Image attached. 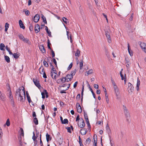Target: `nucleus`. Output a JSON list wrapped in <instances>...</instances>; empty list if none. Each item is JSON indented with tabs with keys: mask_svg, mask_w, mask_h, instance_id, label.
<instances>
[{
	"mask_svg": "<svg viewBox=\"0 0 146 146\" xmlns=\"http://www.w3.org/2000/svg\"><path fill=\"white\" fill-rule=\"evenodd\" d=\"M78 121V126L81 128H83L85 126V123L83 119L82 118H80L78 115L76 119V121Z\"/></svg>",
	"mask_w": 146,
	"mask_h": 146,
	"instance_id": "obj_1",
	"label": "nucleus"
},
{
	"mask_svg": "<svg viewBox=\"0 0 146 146\" xmlns=\"http://www.w3.org/2000/svg\"><path fill=\"white\" fill-rule=\"evenodd\" d=\"M16 95L17 96H21V95H24L25 96V92L24 90V88L23 87V89L21 90L20 89H18L16 91Z\"/></svg>",
	"mask_w": 146,
	"mask_h": 146,
	"instance_id": "obj_2",
	"label": "nucleus"
},
{
	"mask_svg": "<svg viewBox=\"0 0 146 146\" xmlns=\"http://www.w3.org/2000/svg\"><path fill=\"white\" fill-rule=\"evenodd\" d=\"M72 78L73 77L70 74H68L65 77L64 81L66 80V82H68L70 81Z\"/></svg>",
	"mask_w": 146,
	"mask_h": 146,
	"instance_id": "obj_3",
	"label": "nucleus"
},
{
	"mask_svg": "<svg viewBox=\"0 0 146 146\" xmlns=\"http://www.w3.org/2000/svg\"><path fill=\"white\" fill-rule=\"evenodd\" d=\"M33 80L35 84L39 89H40L41 86L39 83V81L34 79H33Z\"/></svg>",
	"mask_w": 146,
	"mask_h": 146,
	"instance_id": "obj_4",
	"label": "nucleus"
},
{
	"mask_svg": "<svg viewBox=\"0 0 146 146\" xmlns=\"http://www.w3.org/2000/svg\"><path fill=\"white\" fill-rule=\"evenodd\" d=\"M76 108L78 112L81 113L82 112V108L78 103L76 104Z\"/></svg>",
	"mask_w": 146,
	"mask_h": 146,
	"instance_id": "obj_5",
	"label": "nucleus"
},
{
	"mask_svg": "<svg viewBox=\"0 0 146 146\" xmlns=\"http://www.w3.org/2000/svg\"><path fill=\"white\" fill-rule=\"evenodd\" d=\"M106 35L109 43H110L111 42V39L109 33L108 32H105Z\"/></svg>",
	"mask_w": 146,
	"mask_h": 146,
	"instance_id": "obj_6",
	"label": "nucleus"
},
{
	"mask_svg": "<svg viewBox=\"0 0 146 146\" xmlns=\"http://www.w3.org/2000/svg\"><path fill=\"white\" fill-rule=\"evenodd\" d=\"M39 19V15L38 14H36L34 17V21L35 23H37Z\"/></svg>",
	"mask_w": 146,
	"mask_h": 146,
	"instance_id": "obj_7",
	"label": "nucleus"
},
{
	"mask_svg": "<svg viewBox=\"0 0 146 146\" xmlns=\"http://www.w3.org/2000/svg\"><path fill=\"white\" fill-rule=\"evenodd\" d=\"M128 89L131 92H132L134 88L133 86L129 82L128 84Z\"/></svg>",
	"mask_w": 146,
	"mask_h": 146,
	"instance_id": "obj_8",
	"label": "nucleus"
},
{
	"mask_svg": "<svg viewBox=\"0 0 146 146\" xmlns=\"http://www.w3.org/2000/svg\"><path fill=\"white\" fill-rule=\"evenodd\" d=\"M55 72L51 71V75L52 78L56 79V76H57V74Z\"/></svg>",
	"mask_w": 146,
	"mask_h": 146,
	"instance_id": "obj_9",
	"label": "nucleus"
},
{
	"mask_svg": "<svg viewBox=\"0 0 146 146\" xmlns=\"http://www.w3.org/2000/svg\"><path fill=\"white\" fill-rule=\"evenodd\" d=\"M35 30L36 33H37L40 31V28L39 25L37 24L35 25Z\"/></svg>",
	"mask_w": 146,
	"mask_h": 146,
	"instance_id": "obj_10",
	"label": "nucleus"
},
{
	"mask_svg": "<svg viewBox=\"0 0 146 146\" xmlns=\"http://www.w3.org/2000/svg\"><path fill=\"white\" fill-rule=\"evenodd\" d=\"M87 130L84 128L80 130V133L82 135H84L86 134Z\"/></svg>",
	"mask_w": 146,
	"mask_h": 146,
	"instance_id": "obj_11",
	"label": "nucleus"
},
{
	"mask_svg": "<svg viewBox=\"0 0 146 146\" xmlns=\"http://www.w3.org/2000/svg\"><path fill=\"white\" fill-rule=\"evenodd\" d=\"M6 97L5 95L3 93H2L0 91V100H4L5 99Z\"/></svg>",
	"mask_w": 146,
	"mask_h": 146,
	"instance_id": "obj_12",
	"label": "nucleus"
},
{
	"mask_svg": "<svg viewBox=\"0 0 146 146\" xmlns=\"http://www.w3.org/2000/svg\"><path fill=\"white\" fill-rule=\"evenodd\" d=\"M140 46L141 48L143 49V50L145 52H146V44L144 43H141L140 44Z\"/></svg>",
	"mask_w": 146,
	"mask_h": 146,
	"instance_id": "obj_13",
	"label": "nucleus"
},
{
	"mask_svg": "<svg viewBox=\"0 0 146 146\" xmlns=\"http://www.w3.org/2000/svg\"><path fill=\"white\" fill-rule=\"evenodd\" d=\"M19 23L21 28H22L23 29H25V27L23 24L22 21L21 20H20L19 21Z\"/></svg>",
	"mask_w": 146,
	"mask_h": 146,
	"instance_id": "obj_14",
	"label": "nucleus"
},
{
	"mask_svg": "<svg viewBox=\"0 0 146 146\" xmlns=\"http://www.w3.org/2000/svg\"><path fill=\"white\" fill-rule=\"evenodd\" d=\"M140 80L138 79V78H137V82L136 86V90L137 91H138L139 89V86L140 85Z\"/></svg>",
	"mask_w": 146,
	"mask_h": 146,
	"instance_id": "obj_15",
	"label": "nucleus"
},
{
	"mask_svg": "<svg viewBox=\"0 0 146 146\" xmlns=\"http://www.w3.org/2000/svg\"><path fill=\"white\" fill-rule=\"evenodd\" d=\"M42 53H44L46 51L44 48V46L42 45H40L39 47Z\"/></svg>",
	"mask_w": 146,
	"mask_h": 146,
	"instance_id": "obj_16",
	"label": "nucleus"
},
{
	"mask_svg": "<svg viewBox=\"0 0 146 146\" xmlns=\"http://www.w3.org/2000/svg\"><path fill=\"white\" fill-rule=\"evenodd\" d=\"M45 30H46L47 33L48 34V35L49 36L51 37V32L48 30V27L47 26H45Z\"/></svg>",
	"mask_w": 146,
	"mask_h": 146,
	"instance_id": "obj_17",
	"label": "nucleus"
},
{
	"mask_svg": "<svg viewBox=\"0 0 146 146\" xmlns=\"http://www.w3.org/2000/svg\"><path fill=\"white\" fill-rule=\"evenodd\" d=\"M44 69L42 66H41L39 69V70L40 73L41 74H42L44 72H45L44 70Z\"/></svg>",
	"mask_w": 146,
	"mask_h": 146,
	"instance_id": "obj_18",
	"label": "nucleus"
},
{
	"mask_svg": "<svg viewBox=\"0 0 146 146\" xmlns=\"http://www.w3.org/2000/svg\"><path fill=\"white\" fill-rule=\"evenodd\" d=\"M46 139L47 141L48 142L49 141L51 140V138L50 137V135L48 133L46 134Z\"/></svg>",
	"mask_w": 146,
	"mask_h": 146,
	"instance_id": "obj_19",
	"label": "nucleus"
},
{
	"mask_svg": "<svg viewBox=\"0 0 146 146\" xmlns=\"http://www.w3.org/2000/svg\"><path fill=\"white\" fill-rule=\"evenodd\" d=\"M130 46L129 45V44H128V51L129 52V53L130 55L131 56H133V52L131 51V52L130 51Z\"/></svg>",
	"mask_w": 146,
	"mask_h": 146,
	"instance_id": "obj_20",
	"label": "nucleus"
},
{
	"mask_svg": "<svg viewBox=\"0 0 146 146\" xmlns=\"http://www.w3.org/2000/svg\"><path fill=\"white\" fill-rule=\"evenodd\" d=\"M75 55L76 56L79 57L80 55V51L78 49L75 53Z\"/></svg>",
	"mask_w": 146,
	"mask_h": 146,
	"instance_id": "obj_21",
	"label": "nucleus"
},
{
	"mask_svg": "<svg viewBox=\"0 0 146 146\" xmlns=\"http://www.w3.org/2000/svg\"><path fill=\"white\" fill-rule=\"evenodd\" d=\"M125 115L126 117H129V113L128 110L124 111Z\"/></svg>",
	"mask_w": 146,
	"mask_h": 146,
	"instance_id": "obj_22",
	"label": "nucleus"
},
{
	"mask_svg": "<svg viewBox=\"0 0 146 146\" xmlns=\"http://www.w3.org/2000/svg\"><path fill=\"white\" fill-rule=\"evenodd\" d=\"M76 72V69L72 71L70 74L73 77V76L75 75Z\"/></svg>",
	"mask_w": 146,
	"mask_h": 146,
	"instance_id": "obj_23",
	"label": "nucleus"
},
{
	"mask_svg": "<svg viewBox=\"0 0 146 146\" xmlns=\"http://www.w3.org/2000/svg\"><path fill=\"white\" fill-rule=\"evenodd\" d=\"M13 56H14V57L15 59H17L18 58L20 55L19 54H17V53H14L13 54Z\"/></svg>",
	"mask_w": 146,
	"mask_h": 146,
	"instance_id": "obj_24",
	"label": "nucleus"
},
{
	"mask_svg": "<svg viewBox=\"0 0 146 146\" xmlns=\"http://www.w3.org/2000/svg\"><path fill=\"white\" fill-rule=\"evenodd\" d=\"M5 47V45L3 43H1L0 44V49L1 50H4V48Z\"/></svg>",
	"mask_w": 146,
	"mask_h": 146,
	"instance_id": "obj_25",
	"label": "nucleus"
},
{
	"mask_svg": "<svg viewBox=\"0 0 146 146\" xmlns=\"http://www.w3.org/2000/svg\"><path fill=\"white\" fill-rule=\"evenodd\" d=\"M5 58L6 62L8 63H9L10 62V58L9 56H5Z\"/></svg>",
	"mask_w": 146,
	"mask_h": 146,
	"instance_id": "obj_26",
	"label": "nucleus"
},
{
	"mask_svg": "<svg viewBox=\"0 0 146 146\" xmlns=\"http://www.w3.org/2000/svg\"><path fill=\"white\" fill-rule=\"evenodd\" d=\"M33 122L35 124L37 125L38 124V121L37 118L35 117L33 119Z\"/></svg>",
	"mask_w": 146,
	"mask_h": 146,
	"instance_id": "obj_27",
	"label": "nucleus"
},
{
	"mask_svg": "<svg viewBox=\"0 0 146 146\" xmlns=\"http://www.w3.org/2000/svg\"><path fill=\"white\" fill-rule=\"evenodd\" d=\"M93 72V71L92 69L89 70L88 71H86V73L87 74V75L92 74Z\"/></svg>",
	"mask_w": 146,
	"mask_h": 146,
	"instance_id": "obj_28",
	"label": "nucleus"
},
{
	"mask_svg": "<svg viewBox=\"0 0 146 146\" xmlns=\"http://www.w3.org/2000/svg\"><path fill=\"white\" fill-rule=\"evenodd\" d=\"M116 94V96L117 97L119 94V90L118 88L114 90Z\"/></svg>",
	"mask_w": 146,
	"mask_h": 146,
	"instance_id": "obj_29",
	"label": "nucleus"
},
{
	"mask_svg": "<svg viewBox=\"0 0 146 146\" xmlns=\"http://www.w3.org/2000/svg\"><path fill=\"white\" fill-rule=\"evenodd\" d=\"M90 90L94 98L95 99L96 98V96L95 94L94 93L92 89L91 88H90Z\"/></svg>",
	"mask_w": 146,
	"mask_h": 146,
	"instance_id": "obj_30",
	"label": "nucleus"
},
{
	"mask_svg": "<svg viewBox=\"0 0 146 146\" xmlns=\"http://www.w3.org/2000/svg\"><path fill=\"white\" fill-rule=\"evenodd\" d=\"M79 64L80 69L81 70L83 66V63L82 60L79 63Z\"/></svg>",
	"mask_w": 146,
	"mask_h": 146,
	"instance_id": "obj_31",
	"label": "nucleus"
},
{
	"mask_svg": "<svg viewBox=\"0 0 146 146\" xmlns=\"http://www.w3.org/2000/svg\"><path fill=\"white\" fill-rule=\"evenodd\" d=\"M65 78H65H60L59 79L58 81H59V82H60V81L61 82H62V83H64L66 81V80H65V81H64V78Z\"/></svg>",
	"mask_w": 146,
	"mask_h": 146,
	"instance_id": "obj_32",
	"label": "nucleus"
},
{
	"mask_svg": "<svg viewBox=\"0 0 146 146\" xmlns=\"http://www.w3.org/2000/svg\"><path fill=\"white\" fill-rule=\"evenodd\" d=\"M68 123V120L66 119H64V121L62 122V124H65L66 123Z\"/></svg>",
	"mask_w": 146,
	"mask_h": 146,
	"instance_id": "obj_33",
	"label": "nucleus"
},
{
	"mask_svg": "<svg viewBox=\"0 0 146 146\" xmlns=\"http://www.w3.org/2000/svg\"><path fill=\"white\" fill-rule=\"evenodd\" d=\"M62 20L63 22L66 24H67V22H68V20L66 18L63 17L62 18Z\"/></svg>",
	"mask_w": 146,
	"mask_h": 146,
	"instance_id": "obj_34",
	"label": "nucleus"
},
{
	"mask_svg": "<svg viewBox=\"0 0 146 146\" xmlns=\"http://www.w3.org/2000/svg\"><path fill=\"white\" fill-rule=\"evenodd\" d=\"M42 18L43 20V22L44 23L46 24L47 21H46V18L45 17H44L43 16L42 17Z\"/></svg>",
	"mask_w": 146,
	"mask_h": 146,
	"instance_id": "obj_35",
	"label": "nucleus"
},
{
	"mask_svg": "<svg viewBox=\"0 0 146 146\" xmlns=\"http://www.w3.org/2000/svg\"><path fill=\"white\" fill-rule=\"evenodd\" d=\"M20 130L21 131V133H20V135H21L23 136H24V131L23 129L22 128H20Z\"/></svg>",
	"mask_w": 146,
	"mask_h": 146,
	"instance_id": "obj_36",
	"label": "nucleus"
},
{
	"mask_svg": "<svg viewBox=\"0 0 146 146\" xmlns=\"http://www.w3.org/2000/svg\"><path fill=\"white\" fill-rule=\"evenodd\" d=\"M33 135L32 137V139L34 141H35V140H36L37 137L35 136V135L34 132H33Z\"/></svg>",
	"mask_w": 146,
	"mask_h": 146,
	"instance_id": "obj_37",
	"label": "nucleus"
},
{
	"mask_svg": "<svg viewBox=\"0 0 146 146\" xmlns=\"http://www.w3.org/2000/svg\"><path fill=\"white\" fill-rule=\"evenodd\" d=\"M23 11L25 12V14L26 15L28 16L29 15L30 13L28 10L26 11V10H24Z\"/></svg>",
	"mask_w": 146,
	"mask_h": 146,
	"instance_id": "obj_38",
	"label": "nucleus"
},
{
	"mask_svg": "<svg viewBox=\"0 0 146 146\" xmlns=\"http://www.w3.org/2000/svg\"><path fill=\"white\" fill-rule=\"evenodd\" d=\"M44 65L46 67H48V64L47 63V62L45 61L44 60L43 62Z\"/></svg>",
	"mask_w": 146,
	"mask_h": 146,
	"instance_id": "obj_39",
	"label": "nucleus"
},
{
	"mask_svg": "<svg viewBox=\"0 0 146 146\" xmlns=\"http://www.w3.org/2000/svg\"><path fill=\"white\" fill-rule=\"evenodd\" d=\"M50 66L52 68V70L51 71L53 72V71H56V70H54V67L53 65H52V64L51 63H50Z\"/></svg>",
	"mask_w": 146,
	"mask_h": 146,
	"instance_id": "obj_40",
	"label": "nucleus"
},
{
	"mask_svg": "<svg viewBox=\"0 0 146 146\" xmlns=\"http://www.w3.org/2000/svg\"><path fill=\"white\" fill-rule=\"evenodd\" d=\"M6 124L7 126H9L10 125V122L9 119H8L6 121Z\"/></svg>",
	"mask_w": 146,
	"mask_h": 146,
	"instance_id": "obj_41",
	"label": "nucleus"
},
{
	"mask_svg": "<svg viewBox=\"0 0 146 146\" xmlns=\"http://www.w3.org/2000/svg\"><path fill=\"white\" fill-rule=\"evenodd\" d=\"M111 80L112 84L113 86V87L116 86V84L115 83L114 80L112 79H111Z\"/></svg>",
	"mask_w": 146,
	"mask_h": 146,
	"instance_id": "obj_42",
	"label": "nucleus"
},
{
	"mask_svg": "<svg viewBox=\"0 0 146 146\" xmlns=\"http://www.w3.org/2000/svg\"><path fill=\"white\" fill-rule=\"evenodd\" d=\"M72 65H73V64L72 62L69 65V66L68 67V70H69L70 69H71L72 67Z\"/></svg>",
	"mask_w": 146,
	"mask_h": 146,
	"instance_id": "obj_43",
	"label": "nucleus"
},
{
	"mask_svg": "<svg viewBox=\"0 0 146 146\" xmlns=\"http://www.w3.org/2000/svg\"><path fill=\"white\" fill-rule=\"evenodd\" d=\"M123 110L124 111L128 110V109L124 105L123 106Z\"/></svg>",
	"mask_w": 146,
	"mask_h": 146,
	"instance_id": "obj_44",
	"label": "nucleus"
},
{
	"mask_svg": "<svg viewBox=\"0 0 146 146\" xmlns=\"http://www.w3.org/2000/svg\"><path fill=\"white\" fill-rule=\"evenodd\" d=\"M19 37L20 39L22 40H23L25 38L24 36L22 35L21 34L19 35Z\"/></svg>",
	"mask_w": 146,
	"mask_h": 146,
	"instance_id": "obj_45",
	"label": "nucleus"
},
{
	"mask_svg": "<svg viewBox=\"0 0 146 146\" xmlns=\"http://www.w3.org/2000/svg\"><path fill=\"white\" fill-rule=\"evenodd\" d=\"M91 141V139L90 138H88L86 140V143H88L89 144L90 143Z\"/></svg>",
	"mask_w": 146,
	"mask_h": 146,
	"instance_id": "obj_46",
	"label": "nucleus"
},
{
	"mask_svg": "<svg viewBox=\"0 0 146 146\" xmlns=\"http://www.w3.org/2000/svg\"><path fill=\"white\" fill-rule=\"evenodd\" d=\"M41 135L40 134V145H43V144L42 141L41 140Z\"/></svg>",
	"mask_w": 146,
	"mask_h": 146,
	"instance_id": "obj_47",
	"label": "nucleus"
},
{
	"mask_svg": "<svg viewBox=\"0 0 146 146\" xmlns=\"http://www.w3.org/2000/svg\"><path fill=\"white\" fill-rule=\"evenodd\" d=\"M94 140L95 146L97 145V139L94 138Z\"/></svg>",
	"mask_w": 146,
	"mask_h": 146,
	"instance_id": "obj_48",
	"label": "nucleus"
},
{
	"mask_svg": "<svg viewBox=\"0 0 146 146\" xmlns=\"http://www.w3.org/2000/svg\"><path fill=\"white\" fill-rule=\"evenodd\" d=\"M27 99L29 103H30L31 102H33L31 100V99L30 96H28L27 97Z\"/></svg>",
	"mask_w": 146,
	"mask_h": 146,
	"instance_id": "obj_49",
	"label": "nucleus"
},
{
	"mask_svg": "<svg viewBox=\"0 0 146 146\" xmlns=\"http://www.w3.org/2000/svg\"><path fill=\"white\" fill-rule=\"evenodd\" d=\"M121 77V79L122 80H124V78L123 77V74H122V72L121 71H120V73Z\"/></svg>",
	"mask_w": 146,
	"mask_h": 146,
	"instance_id": "obj_50",
	"label": "nucleus"
},
{
	"mask_svg": "<svg viewBox=\"0 0 146 146\" xmlns=\"http://www.w3.org/2000/svg\"><path fill=\"white\" fill-rule=\"evenodd\" d=\"M33 29V25L32 24H30L29 26V29L31 31H32Z\"/></svg>",
	"mask_w": 146,
	"mask_h": 146,
	"instance_id": "obj_51",
	"label": "nucleus"
},
{
	"mask_svg": "<svg viewBox=\"0 0 146 146\" xmlns=\"http://www.w3.org/2000/svg\"><path fill=\"white\" fill-rule=\"evenodd\" d=\"M22 95H21V96H19V101L20 102H22L23 101V98Z\"/></svg>",
	"mask_w": 146,
	"mask_h": 146,
	"instance_id": "obj_52",
	"label": "nucleus"
},
{
	"mask_svg": "<svg viewBox=\"0 0 146 146\" xmlns=\"http://www.w3.org/2000/svg\"><path fill=\"white\" fill-rule=\"evenodd\" d=\"M51 52H52V58H54V56H55V53L54 52L53 50H51Z\"/></svg>",
	"mask_w": 146,
	"mask_h": 146,
	"instance_id": "obj_53",
	"label": "nucleus"
},
{
	"mask_svg": "<svg viewBox=\"0 0 146 146\" xmlns=\"http://www.w3.org/2000/svg\"><path fill=\"white\" fill-rule=\"evenodd\" d=\"M105 52L106 55L108 56V55L109 53L108 50L106 48L105 49Z\"/></svg>",
	"mask_w": 146,
	"mask_h": 146,
	"instance_id": "obj_54",
	"label": "nucleus"
},
{
	"mask_svg": "<svg viewBox=\"0 0 146 146\" xmlns=\"http://www.w3.org/2000/svg\"><path fill=\"white\" fill-rule=\"evenodd\" d=\"M94 88L96 89H97L99 88V86L98 84H94Z\"/></svg>",
	"mask_w": 146,
	"mask_h": 146,
	"instance_id": "obj_55",
	"label": "nucleus"
},
{
	"mask_svg": "<svg viewBox=\"0 0 146 146\" xmlns=\"http://www.w3.org/2000/svg\"><path fill=\"white\" fill-rule=\"evenodd\" d=\"M136 146H144L143 145V144L141 143L140 142V143L138 144H137Z\"/></svg>",
	"mask_w": 146,
	"mask_h": 146,
	"instance_id": "obj_56",
	"label": "nucleus"
},
{
	"mask_svg": "<svg viewBox=\"0 0 146 146\" xmlns=\"http://www.w3.org/2000/svg\"><path fill=\"white\" fill-rule=\"evenodd\" d=\"M66 129H67L68 132L70 133H71V131L70 128V127H66Z\"/></svg>",
	"mask_w": 146,
	"mask_h": 146,
	"instance_id": "obj_57",
	"label": "nucleus"
},
{
	"mask_svg": "<svg viewBox=\"0 0 146 146\" xmlns=\"http://www.w3.org/2000/svg\"><path fill=\"white\" fill-rule=\"evenodd\" d=\"M9 98L10 100H13V97L12 95L11 94V93H10L9 94Z\"/></svg>",
	"mask_w": 146,
	"mask_h": 146,
	"instance_id": "obj_58",
	"label": "nucleus"
},
{
	"mask_svg": "<svg viewBox=\"0 0 146 146\" xmlns=\"http://www.w3.org/2000/svg\"><path fill=\"white\" fill-rule=\"evenodd\" d=\"M19 141L20 145H21L22 143V141H21V136L19 137Z\"/></svg>",
	"mask_w": 146,
	"mask_h": 146,
	"instance_id": "obj_59",
	"label": "nucleus"
},
{
	"mask_svg": "<svg viewBox=\"0 0 146 146\" xmlns=\"http://www.w3.org/2000/svg\"><path fill=\"white\" fill-rule=\"evenodd\" d=\"M23 40L25 42L27 43H28V42L29 41V40L28 39H26L25 38Z\"/></svg>",
	"mask_w": 146,
	"mask_h": 146,
	"instance_id": "obj_60",
	"label": "nucleus"
},
{
	"mask_svg": "<svg viewBox=\"0 0 146 146\" xmlns=\"http://www.w3.org/2000/svg\"><path fill=\"white\" fill-rule=\"evenodd\" d=\"M78 83V82H75V83H74V88H75L77 86V84Z\"/></svg>",
	"mask_w": 146,
	"mask_h": 146,
	"instance_id": "obj_61",
	"label": "nucleus"
},
{
	"mask_svg": "<svg viewBox=\"0 0 146 146\" xmlns=\"http://www.w3.org/2000/svg\"><path fill=\"white\" fill-rule=\"evenodd\" d=\"M80 94H78V95H77V96L76 97V99L77 100H80Z\"/></svg>",
	"mask_w": 146,
	"mask_h": 146,
	"instance_id": "obj_62",
	"label": "nucleus"
},
{
	"mask_svg": "<svg viewBox=\"0 0 146 146\" xmlns=\"http://www.w3.org/2000/svg\"><path fill=\"white\" fill-rule=\"evenodd\" d=\"M53 62L56 65V66H57V62L56 59L55 58H54L53 60Z\"/></svg>",
	"mask_w": 146,
	"mask_h": 146,
	"instance_id": "obj_63",
	"label": "nucleus"
},
{
	"mask_svg": "<svg viewBox=\"0 0 146 146\" xmlns=\"http://www.w3.org/2000/svg\"><path fill=\"white\" fill-rule=\"evenodd\" d=\"M44 93L42 92L41 93V95H42V98L43 99L45 97Z\"/></svg>",
	"mask_w": 146,
	"mask_h": 146,
	"instance_id": "obj_64",
	"label": "nucleus"
}]
</instances>
